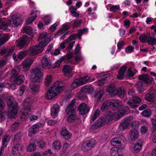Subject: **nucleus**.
I'll list each match as a JSON object with an SVG mask.
<instances>
[{"label": "nucleus", "mask_w": 156, "mask_h": 156, "mask_svg": "<svg viewBox=\"0 0 156 156\" xmlns=\"http://www.w3.org/2000/svg\"><path fill=\"white\" fill-rule=\"evenodd\" d=\"M45 80V85L47 86H49L52 82V79L51 76L50 75H47Z\"/></svg>", "instance_id": "obj_46"}, {"label": "nucleus", "mask_w": 156, "mask_h": 156, "mask_svg": "<svg viewBox=\"0 0 156 156\" xmlns=\"http://www.w3.org/2000/svg\"><path fill=\"white\" fill-rule=\"evenodd\" d=\"M115 86L114 84H111L109 85L106 89L107 92L109 94H113L115 95Z\"/></svg>", "instance_id": "obj_35"}, {"label": "nucleus", "mask_w": 156, "mask_h": 156, "mask_svg": "<svg viewBox=\"0 0 156 156\" xmlns=\"http://www.w3.org/2000/svg\"><path fill=\"white\" fill-rule=\"evenodd\" d=\"M73 67L72 65H65L64 66L62 71L65 76L68 77L72 76L73 74L72 73V71Z\"/></svg>", "instance_id": "obj_12"}, {"label": "nucleus", "mask_w": 156, "mask_h": 156, "mask_svg": "<svg viewBox=\"0 0 156 156\" xmlns=\"http://www.w3.org/2000/svg\"><path fill=\"white\" fill-rule=\"evenodd\" d=\"M129 134L131 140L132 141H135L138 138V132L135 128L132 129L130 130Z\"/></svg>", "instance_id": "obj_22"}, {"label": "nucleus", "mask_w": 156, "mask_h": 156, "mask_svg": "<svg viewBox=\"0 0 156 156\" xmlns=\"http://www.w3.org/2000/svg\"><path fill=\"white\" fill-rule=\"evenodd\" d=\"M29 38L27 35H24L22 36L21 40L17 44V46L19 47L20 48H23L24 46L26 45L28 42Z\"/></svg>", "instance_id": "obj_18"}, {"label": "nucleus", "mask_w": 156, "mask_h": 156, "mask_svg": "<svg viewBox=\"0 0 156 156\" xmlns=\"http://www.w3.org/2000/svg\"><path fill=\"white\" fill-rule=\"evenodd\" d=\"M110 104L109 101H107L104 102L101 106V110L102 111H105V110L108 108V107L110 106Z\"/></svg>", "instance_id": "obj_39"}, {"label": "nucleus", "mask_w": 156, "mask_h": 156, "mask_svg": "<svg viewBox=\"0 0 156 156\" xmlns=\"http://www.w3.org/2000/svg\"><path fill=\"white\" fill-rule=\"evenodd\" d=\"M59 109V106L57 104H54L51 109V115L52 117L55 118L57 116Z\"/></svg>", "instance_id": "obj_20"}, {"label": "nucleus", "mask_w": 156, "mask_h": 156, "mask_svg": "<svg viewBox=\"0 0 156 156\" xmlns=\"http://www.w3.org/2000/svg\"><path fill=\"white\" fill-rule=\"evenodd\" d=\"M38 40L40 41L38 43L39 45L43 47L46 45L50 41V39L46 32L42 33L39 37Z\"/></svg>", "instance_id": "obj_4"}, {"label": "nucleus", "mask_w": 156, "mask_h": 156, "mask_svg": "<svg viewBox=\"0 0 156 156\" xmlns=\"http://www.w3.org/2000/svg\"><path fill=\"white\" fill-rule=\"evenodd\" d=\"M7 101L9 107L8 116L10 119L13 118L17 112L18 107L17 103L14 101L12 97L10 96L7 98Z\"/></svg>", "instance_id": "obj_2"}, {"label": "nucleus", "mask_w": 156, "mask_h": 156, "mask_svg": "<svg viewBox=\"0 0 156 156\" xmlns=\"http://www.w3.org/2000/svg\"><path fill=\"white\" fill-rule=\"evenodd\" d=\"M149 44L154 45L156 44V38L150 37L147 40Z\"/></svg>", "instance_id": "obj_54"}, {"label": "nucleus", "mask_w": 156, "mask_h": 156, "mask_svg": "<svg viewBox=\"0 0 156 156\" xmlns=\"http://www.w3.org/2000/svg\"><path fill=\"white\" fill-rule=\"evenodd\" d=\"M53 147L55 149L60 150L62 147V144L59 141H56L52 144Z\"/></svg>", "instance_id": "obj_44"}, {"label": "nucleus", "mask_w": 156, "mask_h": 156, "mask_svg": "<svg viewBox=\"0 0 156 156\" xmlns=\"http://www.w3.org/2000/svg\"><path fill=\"white\" fill-rule=\"evenodd\" d=\"M153 78L147 74L142 75L139 77V79L143 81L147 84L150 83L153 80Z\"/></svg>", "instance_id": "obj_17"}, {"label": "nucleus", "mask_w": 156, "mask_h": 156, "mask_svg": "<svg viewBox=\"0 0 156 156\" xmlns=\"http://www.w3.org/2000/svg\"><path fill=\"white\" fill-rule=\"evenodd\" d=\"M142 115L145 117H149L151 115V111L149 109H147L142 112Z\"/></svg>", "instance_id": "obj_50"}, {"label": "nucleus", "mask_w": 156, "mask_h": 156, "mask_svg": "<svg viewBox=\"0 0 156 156\" xmlns=\"http://www.w3.org/2000/svg\"><path fill=\"white\" fill-rule=\"evenodd\" d=\"M61 134L64 139L68 140L70 138L71 136V133L69 132L65 127L62 128L61 132Z\"/></svg>", "instance_id": "obj_21"}, {"label": "nucleus", "mask_w": 156, "mask_h": 156, "mask_svg": "<svg viewBox=\"0 0 156 156\" xmlns=\"http://www.w3.org/2000/svg\"><path fill=\"white\" fill-rule=\"evenodd\" d=\"M103 94V91L101 90H99L97 91L94 95V97L97 98L98 101H99L101 100Z\"/></svg>", "instance_id": "obj_36"}, {"label": "nucleus", "mask_w": 156, "mask_h": 156, "mask_svg": "<svg viewBox=\"0 0 156 156\" xmlns=\"http://www.w3.org/2000/svg\"><path fill=\"white\" fill-rule=\"evenodd\" d=\"M25 79V77L23 75H20L14 79V81L16 84L19 85L22 83Z\"/></svg>", "instance_id": "obj_29"}, {"label": "nucleus", "mask_w": 156, "mask_h": 156, "mask_svg": "<svg viewBox=\"0 0 156 156\" xmlns=\"http://www.w3.org/2000/svg\"><path fill=\"white\" fill-rule=\"evenodd\" d=\"M133 119V117L131 116H128L124 118L122 122L120 124L119 128L121 131H123L127 129L131 121Z\"/></svg>", "instance_id": "obj_6"}, {"label": "nucleus", "mask_w": 156, "mask_h": 156, "mask_svg": "<svg viewBox=\"0 0 156 156\" xmlns=\"http://www.w3.org/2000/svg\"><path fill=\"white\" fill-rule=\"evenodd\" d=\"M9 39V36L6 34H3L0 38V46L5 43Z\"/></svg>", "instance_id": "obj_38"}, {"label": "nucleus", "mask_w": 156, "mask_h": 156, "mask_svg": "<svg viewBox=\"0 0 156 156\" xmlns=\"http://www.w3.org/2000/svg\"><path fill=\"white\" fill-rule=\"evenodd\" d=\"M8 22L5 21L1 22L0 20V29L2 30H5L6 27L8 25Z\"/></svg>", "instance_id": "obj_58"}, {"label": "nucleus", "mask_w": 156, "mask_h": 156, "mask_svg": "<svg viewBox=\"0 0 156 156\" xmlns=\"http://www.w3.org/2000/svg\"><path fill=\"white\" fill-rule=\"evenodd\" d=\"M32 73L33 75H34V77L37 79V81H38L42 78L43 74L41 73L40 69L38 68L33 69L32 70Z\"/></svg>", "instance_id": "obj_16"}, {"label": "nucleus", "mask_w": 156, "mask_h": 156, "mask_svg": "<svg viewBox=\"0 0 156 156\" xmlns=\"http://www.w3.org/2000/svg\"><path fill=\"white\" fill-rule=\"evenodd\" d=\"M22 146L19 144H17L13 146L12 151L13 154H17L19 153V150H21L22 149Z\"/></svg>", "instance_id": "obj_30"}, {"label": "nucleus", "mask_w": 156, "mask_h": 156, "mask_svg": "<svg viewBox=\"0 0 156 156\" xmlns=\"http://www.w3.org/2000/svg\"><path fill=\"white\" fill-rule=\"evenodd\" d=\"M100 111L99 109H97L95 111L94 115L93 116L91 120L93 121H94L99 115Z\"/></svg>", "instance_id": "obj_59"}, {"label": "nucleus", "mask_w": 156, "mask_h": 156, "mask_svg": "<svg viewBox=\"0 0 156 156\" xmlns=\"http://www.w3.org/2000/svg\"><path fill=\"white\" fill-rule=\"evenodd\" d=\"M105 124V122L103 120V119L102 118L101 119L99 118L95 124L91 126L90 128L93 130H94L96 129L100 128Z\"/></svg>", "instance_id": "obj_14"}, {"label": "nucleus", "mask_w": 156, "mask_h": 156, "mask_svg": "<svg viewBox=\"0 0 156 156\" xmlns=\"http://www.w3.org/2000/svg\"><path fill=\"white\" fill-rule=\"evenodd\" d=\"M89 79V77L88 76H85L79 79L80 81L82 83L81 85L83 84L86 83Z\"/></svg>", "instance_id": "obj_55"}, {"label": "nucleus", "mask_w": 156, "mask_h": 156, "mask_svg": "<svg viewBox=\"0 0 156 156\" xmlns=\"http://www.w3.org/2000/svg\"><path fill=\"white\" fill-rule=\"evenodd\" d=\"M154 95L153 94L147 93L145 96L146 99L149 101H153L154 98Z\"/></svg>", "instance_id": "obj_47"}, {"label": "nucleus", "mask_w": 156, "mask_h": 156, "mask_svg": "<svg viewBox=\"0 0 156 156\" xmlns=\"http://www.w3.org/2000/svg\"><path fill=\"white\" fill-rule=\"evenodd\" d=\"M10 139V137L9 135L5 134L3 137L2 140V146L1 150H4V148L6 147Z\"/></svg>", "instance_id": "obj_19"}, {"label": "nucleus", "mask_w": 156, "mask_h": 156, "mask_svg": "<svg viewBox=\"0 0 156 156\" xmlns=\"http://www.w3.org/2000/svg\"><path fill=\"white\" fill-rule=\"evenodd\" d=\"M31 15V16L29 17L26 21V24L27 25H28L31 23L36 17L35 12L32 11Z\"/></svg>", "instance_id": "obj_32"}, {"label": "nucleus", "mask_w": 156, "mask_h": 156, "mask_svg": "<svg viewBox=\"0 0 156 156\" xmlns=\"http://www.w3.org/2000/svg\"><path fill=\"white\" fill-rule=\"evenodd\" d=\"M126 112V111L124 109H121L117 112L114 115L111 112H108L105 117L102 118L103 120L105 122V124H107L110 121L112 120L113 119V116L114 115L116 119H118L123 116Z\"/></svg>", "instance_id": "obj_3"}, {"label": "nucleus", "mask_w": 156, "mask_h": 156, "mask_svg": "<svg viewBox=\"0 0 156 156\" xmlns=\"http://www.w3.org/2000/svg\"><path fill=\"white\" fill-rule=\"evenodd\" d=\"M43 47L40 45H36L31 47L28 51V54L30 56H34L41 52L43 49Z\"/></svg>", "instance_id": "obj_5"}, {"label": "nucleus", "mask_w": 156, "mask_h": 156, "mask_svg": "<svg viewBox=\"0 0 156 156\" xmlns=\"http://www.w3.org/2000/svg\"><path fill=\"white\" fill-rule=\"evenodd\" d=\"M119 149L117 147H113L110 150V153L112 156H118Z\"/></svg>", "instance_id": "obj_43"}, {"label": "nucleus", "mask_w": 156, "mask_h": 156, "mask_svg": "<svg viewBox=\"0 0 156 156\" xmlns=\"http://www.w3.org/2000/svg\"><path fill=\"white\" fill-rule=\"evenodd\" d=\"M20 66L16 67L12 71V76L15 77L18 75L20 71Z\"/></svg>", "instance_id": "obj_42"}, {"label": "nucleus", "mask_w": 156, "mask_h": 156, "mask_svg": "<svg viewBox=\"0 0 156 156\" xmlns=\"http://www.w3.org/2000/svg\"><path fill=\"white\" fill-rule=\"evenodd\" d=\"M111 144L114 146H119L120 148H123L124 146L122 144V140L120 138H112L110 141Z\"/></svg>", "instance_id": "obj_15"}, {"label": "nucleus", "mask_w": 156, "mask_h": 156, "mask_svg": "<svg viewBox=\"0 0 156 156\" xmlns=\"http://www.w3.org/2000/svg\"><path fill=\"white\" fill-rule=\"evenodd\" d=\"M22 136V134L21 133H17L15 136L14 139L13 140V143L14 144H15V143L19 141Z\"/></svg>", "instance_id": "obj_51"}, {"label": "nucleus", "mask_w": 156, "mask_h": 156, "mask_svg": "<svg viewBox=\"0 0 156 156\" xmlns=\"http://www.w3.org/2000/svg\"><path fill=\"white\" fill-rule=\"evenodd\" d=\"M81 90L83 93H90L93 91V88L90 86H86L81 88Z\"/></svg>", "instance_id": "obj_37"}, {"label": "nucleus", "mask_w": 156, "mask_h": 156, "mask_svg": "<svg viewBox=\"0 0 156 156\" xmlns=\"http://www.w3.org/2000/svg\"><path fill=\"white\" fill-rule=\"evenodd\" d=\"M39 126L35 124L31 126L29 129V132L31 133H35L39 130Z\"/></svg>", "instance_id": "obj_33"}, {"label": "nucleus", "mask_w": 156, "mask_h": 156, "mask_svg": "<svg viewBox=\"0 0 156 156\" xmlns=\"http://www.w3.org/2000/svg\"><path fill=\"white\" fill-rule=\"evenodd\" d=\"M143 85L142 82L141 81H137L135 85L137 89L140 92H142L144 91V89L142 87Z\"/></svg>", "instance_id": "obj_41"}, {"label": "nucleus", "mask_w": 156, "mask_h": 156, "mask_svg": "<svg viewBox=\"0 0 156 156\" xmlns=\"http://www.w3.org/2000/svg\"><path fill=\"white\" fill-rule=\"evenodd\" d=\"M23 32L29 35H30L32 33V28L30 27H25L23 29Z\"/></svg>", "instance_id": "obj_49"}, {"label": "nucleus", "mask_w": 156, "mask_h": 156, "mask_svg": "<svg viewBox=\"0 0 156 156\" xmlns=\"http://www.w3.org/2000/svg\"><path fill=\"white\" fill-rule=\"evenodd\" d=\"M71 27V24L70 23H64L63 25V27L57 32V34L60 35L65 31L69 29Z\"/></svg>", "instance_id": "obj_26"}, {"label": "nucleus", "mask_w": 156, "mask_h": 156, "mask_svg": "<svg viewBox=\"0 0 156 156\" xmlns=\"http://www.w3.org/2000/svg\"><path fill=\"white\" fill-rule=\"evenodd\" d=\"M76 101V99H73L70 102L66 109L67 113L68 114H70L73 112H76L75 109L76 108L74 104Z\"/></svg>", "instance_id": "obj_13"}, {"label": "nucleus", "mask_w": 156, "mask_h": 156, "mask_svg": "<svg viewBox=\"0 0 156 156\" xmlns=\"http://www.w3.org/2000/svg\"><path fill=\"white\" fill-rule=\"evenodd\" d=\"M126 66H122L119 69L118 74L117 75L118 79L119 80H122L124 77V73L126 70Z\"/></svg>", "instance_id": "obj_24"}, {"label": "nucleus", "mask_w": 156, "mask_h": 156, "mask_svg": "<svg viewBox=\"0 0 156 156\" xmlns=\"http://www.w3.org/2000/svg\"><path fill=\"white\" fill-rule=\"evenodd\" d=\"M82 149L84 151H87L90 150V148L87 144V141L83 143L82 146Z\"/></svg>", "instance_id": "obj_48"}, {"label": "nucleus", "mask_w": 156, "mask_h": 156, "mask_svg": "<svg viewBox=\"0 0 156 156\" xmlns=\"http://www.w3.org/2000/svg\"><path fill=\"white\" fill-rule=\"evenodd\" d=\"M81 83L80 82V80L77 79L75 80L73 82L71 85L72 88H75L81 85Z\"/></svg>", "instance_id": "obj_40"}, {"label": "nucleus", "mask_w": 156, "mask_h": 156, "mask_svg": "<svg viewBox=\"0 0 156 156\" xmlns=\"http://www.w3.org/2000/svg\"><path fill=\"white\" fill-rule=\"evenodd\" d=\"M36 149V145L35 144H30L27 147V150L29 152L34 151Z\"/></svg>", "instance_id": "obj_53"}, {"label": "nucleus", "mask_w": 156, "mask_h": 156, "mask_svg": "<svg viewBox=\"0 0 156 156\" xmlns=\"http://www.w3.org/2000/svg\"><path fill=\"white\" fill-rule=\"evenodd\" d=\"M20 19L16 15L12 16L10 20L8 22V25L10 24L13 27H16L21 23Z\"/></svg>", "instance_id": "obj_9"}, {"label": "nucleus", "mask_w": 156, "mask_h": 156, "mask_svg": "<svg viewBox=\"0 0 156 156\" xmlns=\"http://www.w3.org/2000/svg\"><path fill=\"white\" fill-rule=\"evenodd\" d=\"M37 146L40 148H43L45 146L46 144L43 141L39 140L37 143Z\"/></svg>", "instance_id": "obj_60"}, {"label": "nucleus", "mask_w": 156, "mask_h": 156, "mask_svg": "<svg viewBox=\"0 0 156 156\" xmlns=\"http://www.w3.org/2000/svg\"><path fill=\"white\" fill-rule=\"evenodd\" d=\"M87 142L90 149H92L96 144V141L93 139L87 141Z\"/></svg>", "instance_id": "obj_56"}, {"label": "nucleus", "mask_w": 156, "mask_h": 156, "mask_svg": "<svg viewBox=\"0 0 156 156\" xmlns=\"http://www.w3.org/2000/svg\"><path fill=\"white\" fill-rule=\"evenodd\" d=\"M73 53L70 52L68 54H67L64 58V59L66 62L68 63H70L71 64H72V61H73V59H72L73 56Z\"/></svg>", "instance_id": "obj_31"}, {"label": "nucleus", "mask_w": 156, "mask_h": 156, "mask_svg": "<svg viewBox=\"0 0 156 156\" xmlns=\"http://www.w3.org/2000/svg\"><path fill=\"white\" fill-rule=\"evenodd\" d=\"M41 66L44 69L51 68V63L50 60L47 56L43 57L41 60Z\"/></svg>", "instance_id": "obj_7"}, {"label": "nucleus", "mask_w": 156, "mask_h": 156, "mask_svg": "<svg viewBox=\"0 0 156 156\" xmlns=\"http://www.w3.org/2000/svg\"><path fill=\"white\" fill-rule=\"evenodd\" d=\"M82 60V57L80 56H76L75 57V61L73 60V61H72V64H76L80 62Z\"/></svg>", "instance_id": "obj_57"}, {"label": "nucleus", "mask_w": 156, "mask_h": 156, "mask_svg": "<svg viewBox=\"0 0 156 156\" xmlns=\"http://www.w3.org/2000/svg\"><path fill=\"white\" fill-rule=\"evenodd\" d=\"M110 107L114 110L117 109L119 105V102L117 100H112L109 101Z\"/></svg>", "instance_id": "obj_28"}, {"label": "nucleus", "mask_w": 156, "mask_h": 156, "mask_svg": "<svg viewBox=\"0 0 156 156\" xmlns=\"http://www.w3.org/2000/svg\"><path fill=\"white\" fill-rule=\"evenodd\" d=\"M65 88L64 85L62 83L57 81L51 87L46 94L47 98L49 100L53 98L57 94Z\"/></svg>", "instance_id": "obj_1"}, {"label": "nucleus", "mask_w": 156, "mask_h": 156, "mask_svg": "<svg viewBox=\"0 0 156 156\" xmlns=\"http://www.w3.org/2000/svg\"><path fill=\"white\" fill-rule=\"evenodd\" d=\"M115 92V95H117L120 98L123 97L125 94V90L123 87L118 88Z\"/></svg>", "instance_id": "obj_25"}, {"label": "nucleus", "mask_w": 156, "mask_h": 156, "mask_svg": "<svg viewBox=\"0 0 156 156\" xmlns=\"http://www.w3.org/2000/svg\"><path fill=\"white\" fill-rule=\"evenodd\" d=\"M29 114V113L24 111V112L22 113L21 116V120L23 121V120L27 119L29 117V114Z\"/></svg>", "instance_id": "obj_63"}, {"label": "nucleus", "mask_w": 156, "mask_h": 156, "mask_svg": "<svg viewBox=\"0 0 156 156\" xmlns=\"http://www.w3.org/2000/svg\"><path fill=\"white\" fill-rule=\"evenodd\" d=\"M28 54V50H25L20 51L18 54V57L20 59H23Z\"/></svg>", "instance_id": "obj_45"}, {"label": "nucleus", "mask_w": 156, "mask_h": 156, "mask_svg": "<svg viewBox=\"0 0 156 156\" xmlns=\"http://www.w3.org/2000/svg\"><path fill=\"white\" fill-rule=\"evenodd\" d=\"M69 116L68 117V121L69 122L72 123L74 122L76 118V112H73L68 114Z\"/></svg>", "instance_id": "obj_34"}, {"label": "nucleus", "mask_w": 156, "mask_h": 156, "mask_svg": "<svg viewBox=\"0 0 156 156\" xmlns=\"http://www.w3.org/2000/svg\"><path fill=\"white\" fill-rule=\"evenodd\" d=\"M38 81H39V80L33 81L30 84V88L33 91H34L35 92L38 91L39 89Z\"/></svg>", "instance_id": "obj_23"}, {"label": "nucleus", "mask_w": 156, "mask_h": 156, "mask_svg": "<svg viewBox=\"0 0 156 156\" xmlns=\"http://www.w3.org/2000/svg\"><path fill=\"white\" fill-rule=\"evenodd\" d=\"M147 37V35H142L140 36L139 39L141 42L143 43H145L146 42Z\"/></svg>", "instance_id": "obj_64"}, {"label": "nucleus", "mask_w": 156, "mask_h": 156, "mask_svg": "<svg viewBox=\"0 0 156 156\" xmlns=\"http://www.w3.org/2000/svg\"><path fill=\"white\" fill-rule=\"evenodd\" d=\"M77 109L80 114L84 115L87 113L89 111V107L85 103H81L78 107Z\"/></svg>", "instance_id": "obj_11"}, {"label": "nucleus", "mask_w": 156, "mask_h": 156, "mask_svg": "<svg viewBox=\"0 0 156 156\" xmlns=\"http://www.w3.org/2000/svg\"><path fill=\"white\" fill-rule=\"evenodd\" d=\"M29 99L25 100L23 103V110L24 111L31 114L34 110V107L29 102Z\"/></svg>", "instance_id": "obj_10"}, {"label": "nucleus", "mask_w": 156, "mask_h": 156, "mask_svg": "<svg viewBox=\"0 0 156 156\" xmlns=\"http://www.w3.org/2000/svg\"><path fill=\"white\" fill-rule=\"evenodd\" d=\"M34 59V58L30 57L23 62L22 65L24 70L28 71L29 69L30 66L33 63Z\"/></svg>", "instance_id": "obj_8"}, {"label": "nucleus", "mask_w": 156, "mask_h": 156, "mask_svg": "<svg viewBox=\"0 0 156 156\" xmlns=\"http://www.w3.org/2000/svg\"><path fill=\"white\" fill-rule=\"evenodd\" d=\"M120 8L119 6L112 5L110 7V11L111 12H116L117 11L120 10Z\"/></svg>", "instance_id": "obj_61"}, {"label": "nucleus", "mask_w": 156, "mask_h": 156, "mask_svg": "<svg viewBox=\"0 0 156 156\" xmlns=\"http://www.w3.org/2000/svg\"><path fill=\"white\" fill-rule=\"evenodd\" d=\"M151 122L153 126L152 131L154 132L156 130V115L154 116V118L151 119Z\"/></svg>", "instance_id": "obj_52"}, {"label": "nucleus", "mask_w": 156, "mask_h": 156, "mask_svg": "<svg viewBox=\"0 0 156 156\" xmlns=\"http://www.w3.org/2000/svg\"><path fill=\"white\" fill-rule=\"evenodd\" d=\"M20 125V122L18 121H16L11 126L12 131H13L17 129Z\"/></svg>", "instance_id": "obj_62"}, {"label": "nucleus", "mask_w": 156, "mask_h": 156, "mask_svg": "<svg viewBox=\"0 0 156 156\" xmlns=\"http://www.w3.org/2000/svg\"><path fill=\"white\" fill-rule=\"evenodd\" d=\"M143 141L141 140H138L135 143L134 147V150L136 152H139L141 149Z\"/></svg>", "instance_id": "obj_27"}]
</instances>
